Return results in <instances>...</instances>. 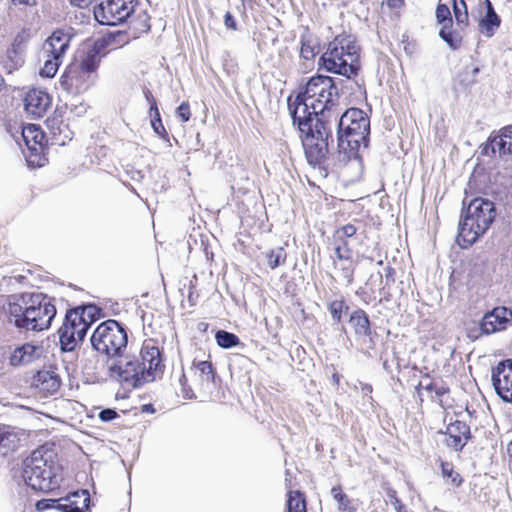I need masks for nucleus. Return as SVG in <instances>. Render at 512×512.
Segmentation results:
<instances>
[{
	"instance_id": "f257e3e1",
	"label": "nucleus",
	"mask_w": 512,
	"mask_h": 512,
	"mask_svg": "<svg viewBox=\"0 0 512 512\" xmlns=\"http://www.w3.org/2000/svg\"><path fill=\"white\" fill-rule=\"evenodd\" d=\"M339 90L334 78L324 75L311 77L303 92L293 102L288 99L293 121L312 120L336 122L341 114Z\"/></svg>"
},
{
	"instance_id": "f03ea898",
	"label": "nucleus",
	"mask_w": 512,
	"mask_h": 512,
	"mask_svg": "<svg viewBox=\"0 0 512 512\" xmlns=\"http://www.w3.org/2000/svg\"><path fill=\"white\" fill-rule=\"evenodd\" d=\"M3 309L9 323L27 331L48 329L56 316L51 298L43 293L9 295Z\"/></svg>"
},
{
	"instance_id": "7ed1b4c3",
	"label": "nucleus",
	"mask_w": 512,
	"mask_h": 512,
	"mask_svg": "<svg viewBox=\"0 0 512 512\" xmlns=\"http://www.w3.org/2000/svg\"><path fill=\"white\" fill-rule=\"evenodd\" d=\"M337 161L345 165L351 159H359L361 149L369 144L370 120L358 108H350L339 115L337 121Z\"/></svg>"
},
{
	"instance_id": "20e7f679",
	"label": "nucleus",
	"mask_w": 512,
	"mask_h": 512,
	"mask_svg": "<svg viewBox=\"0 0 512 512\" xmlns=\"http://www.w3.org/2000/svg\"><path fill=\"white\" fill-rule=\"evenodd\" d=\"M162 360L158 347L145 346L140 356H117V360L109 366V374L116 381L131 386L140 387L154 381L155 372L161 370Z\"/></svg>"
},
{
	"instance_id": "39448f33",
	"label": "nucleus",
	"mask_w": 512,
	"mask_h": 512,
	"mask_svg": "<svg viewBox=\"0 0 512 512\" xmlns=\"http://www.w3.org/2000/svg\"><path fill=\"white\" fill-rule=\"evenodd\" d=\"M57 453L52 444L35 449L23 461L22 477L33 490L44 493L59 488L62 481L61 467L56 462Z\"/></svg>"
},
{
	"instance_id": "423d86ee",
	"label": "nucleus",
	"mask_w": 512,
	"mask_h": 512,
	"mask_svg": "<svg viewBox=\"0 0 512 512\" xmlns=\"http://www.w3.org/2000/svg\"><path fill=\"white\" fill-rule=\"evenodd\" d=\"M301 136L307 161L312 166L333 165L341 167L337 161V152L328 156L329 141L332 139V122L312 120L293 121Z\"/></svg>"
},
{
	"instance_id": "0eeeda50",
	"label": "nucleus",
	"mask_w": 512,
	"mask_h": 512,
	"mask_svg": "<svg viewBox=\"0 0 512 512\" xmlns=\"http://www.w3.org/2000/svg\"><path fill=\"white\" fill-rule=\"evenodd\" d=\"M496 217L495 204L485 198H475L464 207L459 222L457 242L462 247L472 245L483 235Z\"/></svg>"
},
{
	"instance_id": "6e6552de",
	"label": "nucleus",
	"mask_w": 512,
	"mask_h": 512,
	"mask_svg": "<svg viewBox=\"0 0 512 512\" xmlns=\"http://www.w3.org/2000/svg\"><path fill=\"white\" fill-rule=\"evenodd\" d=\"M320 65L328 72L351 78L360 69V48L351 35H338L320 57Z\"/></svg>"
},
{
	"instance_id": "1a4fd4ad",
	"label": "nucleus",
	"mask_w": 512,
	"mask_h": 512,
	"mask_svg": "<svg viewBox=\"0 0 512 512\" xmlns=\"http://www.w3.org/2000/svg\"><path fill=\"white\" fill-rule=\"evenodd\" d=\"M103 45L95 43L70 64L62 75V84L68 88L87 89L97 78V69L101 62L100 50Z\"/></svg>"
},
{
	"instance_id": "9d476101",
	"label": "nucleus",
	"mask_w": 512,
	"mask_h": 512,
	"mask_svg": "<svg viewBox=\"0 0 512 512\" xmlns=\"http://www.w3.org/2000/svg\"><path fill=\"white\" fill-rule=\"evenodd\" d=\"M127 343V328L114 319L99 324L91 336L92 347L109 358L122 356Z\"/></svg>"
},
{
	"instance_id": "9b49d317",
	"label": "nucleus",
	"mask_w": 512,
	"mask_h": 512,
	"mask_svg": "<svg viewBox=\"0 0 512 512\" xmlns=\"http://www.w3.org/2000/svg\"><path fill=\"white\" fill-rule=\"evenodd\" d=\"M133 12L134 0H101L94 8L95 19L108 26L123 23Z\"/></svg>"
},
{
	"instance_id": "f8f14e48",
	"label": "nucleus",
	"mask_w": 512,
	"mask_h": 512,
	"mask_svg": "<svg viewBox=\"0 0 512 512\" xmlns=\"http://www.w3.org/2000/svg\"><path fill=\"white\" fill-rule=\"evenodd\" d=\"M88 329V324L82 322L76 311H67L65 321L59 329L61 349L66 352L73 351L84 339Z\"/></svg>"
},
{
	"instance_id": "ddd939ff",
	"label": "nucleus",
	"mask_w": 512,
	"mask_h": 512,
	"mask_svg": "<svg viewBox=\"0 0 512 512\" xmlns=\"http://www.w3.org/2000/svg\"><path fill=\"white\" fill-rule=\"evenodd\" d=\"M44 356L45 348L41 342H26L12 350L9 364L13 367L28 366L40 361Z\"/></svg>"
},
{
	"instance_id": "4468645a",
	"label": "nucleus",
	"mask_w": 512,
	"mask_h": 512,
	"mask_svg": "<svg viewBox=\"0 0 512 512\" xmlns=\"http://www.w3.org/2000/svg\"><path fill=\"white\" fill-rule=\"evenodd\" d=\"M492 382L502 400L512 403V366L506 362L498 363L492 370Z\"/></svg>"
},
{
	"instance_id": "2eb2a0df",
	"label": "nucleus",
	"mask_w": 512,
	"mask_h": 512,
	"mask_svg": "<svg viewBox=\"0 0 512 512\" xmlns=\"http://www.w3.org/2000/svg\"><path fill=\"white\" fill-rule=\"evenodd\" d=\"M62 383L60 371L55 366H50L48 369L37 371L33 376L32 385L39 390V392L46 395L55 394Z\"/></svg>"
},
{
	"instance_id": "dca6fc26",
	"label": "nucleus",
	"mask_w": 512,
	"mask_h": 512,
	"mask_svg": "<svg viewBox=\"0 0 512 512\" xmlns=\"http://www.w3.org/2000/svg\"><path fill=\"white\" fill-rule=\"evenodd\" d=\"M481 153L486 156H504L512 153V125L501 130V134L490 136L483 145Z\"/></svg>"
},
{
	"instance_id": "f3484780",
	"label": "nucleus",
	"mask_w": 512,
	"mask_h": 512,
	"mask_svg": "<svg viewBox=\"0 0 512 512\" xmlns=\"http://www.w3.org/2000/svg\"><path fill=\"white\" fill-rule=\"evenodd\" d=\"M24 107L26 112L33 118H41L51 107V97L44 90L31 89L25 95Z\"/></svg>"
},
{
	"instance_id": "a211bd4d",
	"label": "nucleus",
	"mask_w": 512,
	"mask_h": 512,
	"mask_svg": "<svg viewBox=\"0 0 512 512\" xmlns=\"http://www.w3.org/2000/svg\"><path fill=\"white\" fill-rule=\"evenodd\" d=\"M511 317L512 312L508 308L496 307L483 316L480 322V330L482 334L486 335L503 330Z\"/></svg>"
},
{
	"instance_id": "6ab92c4d",
	"label": "nucleus",
	"mask_w": 512,
	"mask_h": 512,
	"mask_svg": "<svg viewBox=\"0 0 512 512\" xmlns=\"http://www.w3.org/2000/svg\"><path fill=\"white\" fill-rule=\"evenodd\" d=\"M20 138L23 140L25 146L30 151V155L27 157L28 162L34 163L35 160L31 158L37 157L42 153L43 145L42 142L44 140V134L40 129V126L36 124H29L24 126L20 133Z\"/></svg>"
},
{
	"instance_id": "aec40b11",
	"label": "nucleus",
	"mask_w": 512,
	"mask_h": 512,
	"mask_svg": "<svg viewBox=\"0 0 512 512\" xmlns=\"http://www.w3.org/2000/svg\"><path fill=\"white\" fill-rule=\"evenodd\" d=\"M445 434L447 435L446 445L455 451H461L471 436L470 427L465 422L459 420L450 423L446 428Z\"/></svg>"
},
{
	"instance_id": "412c9836",
	"label": "nucleus",
	"mask_w": 512,
	"mask_h": 512,
	"mask_svg": "<svg viewBox=\"0 0 512 512\" xmlns=\"http://www.w3.org/2000/svg\"><path fill=\"white\" fill-rule=\"evenodd\" d=\"M72 34L70 30L57 29L45 41L43 46L44 53L63 58L70 46Z\"/></svg>"
},
{
	"instance_id": "4be33fe9",
	"label": "nucleus",
	"mask_w": 512,
	"mask_h": 512,
	"mask_svg": "<svg viewBox=\"0 0 512 512\" xmlns=\"http://www.w3.org/2000/svg\"><path fill=\"white\" fill-rule=\"evenodd\" d=\"M90 497L87 490L74 492L60 498V512H83L89 506Z\"/></svg>"
},
{
	"instance_id": "5701e85b",
	"label": "nucleus",
	"mask_w": 512,
	"mask_h": 512,
	"mask_svg": "<svg viewBox=\"0 0 512 512\" xmlns=\"http://www.w3.org/2000/svg\"><path fill=\"white\" fill-rule=\"evenodd\" d=\"M486 14L479 21V30L487 38H491L495 31L500 27L501 19L494 10L492 3L489 0L485 1Z\"/></svg>"
},
{
	"instance_id": "b1692460",
	"label": "nucleus",
	"mask_w": 512,
	"mask_h": 512,
	"mask_svg": "<svg viewBox=\"0 0 512 512\" xmlns=\"http://www.w3.org/2000/svg\"><path fill=\"white\" fill-rule=\"evenodd\" d=\"M349 324L358 337L370 336L371 326L367 313L362 309L353 311L349 318Z\"/></svg>"
},
{
	"instance_id": "393cba45",
	"label": "nucleus",
	"mask_w": 512,
	"mask_h": 512,
	"mask_svg": "<svg viewBox=\"0 0 512 512\" xmlns=\"http://www.w3.org/2000/svg\"><path fill=\"white\" fill-rule=\"evenodd\" d=\"M0 62L7 73L19 69L24 63L21 49L14 46L9 47L0 57Z\"/></svg>"
},
{
	"instance_id": "a878e982",
	"label": "nucleus",
	"mask_w": 512,
	"mask_h": 512,
	"mask_svg": "<svg viewBox=\"0 0 512 512\" xmlns=\"http://www.w3.org/2000/svg\"><path fill=\"white\" fill-rule=\"evenodd\" d=\"M19 443L17 434L10 426L0 424V454L5 456L14 451Z\"/></svg>"
},
{
	"instance_id": "bb28decb",
	"label": "nucleus",
	"mask_w": 512,
	"mask_h": 512,
	"mask_svg": "<svg viewBox=\"0 0 512 512\" xmlns=\"http://www.w3.org/2000/svg\"><path fill=\"white\" fill-rule=\"evenodd\" d=\"M331 496L337 502L338 512H357V504L343 492L341 486L332 487Z\"/></svg>"
},
{
	"instance_id": "cd10ccee",
	"label": "nucleus",
	"mask_w": 512,
	"mask_h": 512,
	"mask_svg": "<svg viewBox=\"0 0 512 512\" xmlns=\"http://www.w3.org/2000/svg\"><path fill=\"white\" fill-rule=\"evenodd\" d=\"M319 51V41L315 36L309 33L302 35L300 56L303 59L311 60L319 53Z\"/></svg>"
},
{
	"instance_id": "c85d7f7f",
	"label": "nucleus",
	"mask_w": 512,
	"mask_h": 512,
	"mask_svg": "<svg viewBox=\"0 0 512 512\" xmlns=\"http://www.w3.org/2000/svg\"><path fill=\"white\" fill-rule=\"evenodd\" d=\"M72 311H76L78 316L81 318L82 322L88 324V328L98 320L101 316V308L97 307L94 304H89L81 307H76L72 309Z\"/></svg>"
},
{
	"instance_id": "c756f323",
	"label": "nucleus",
	"mask_w": 512,
	"mask_h": 512,
	"mask_svg": "<svg viewBox=\"0 0 512 512\" xmlns=\"http://www.w3.org/2000/svg\"><path fill=\"white\" fill-rule=\"evenodd\" d=\"M195 373L201 379L202 383L209 385L215 380L216 373L213 369L212 363L209 361L194 362Z\"/></svg>"
},
{
	"instance_id": "7c9ffc66",
	"label": "nucleus",
	"mask_w": 512,
	"mask_h": 512,
	"mask_svg": "<svg viewBox=\"0 0 512 512\" xmlns=\"http://www.w3.org/2000/svg\"><path fill=\"white\" fill-rule=\"evenodd\" d=\"M287 512H307L306 500L300 491H290L287 499Z\"/></svg>"
},
{
	"instance_id": "2f4dec72",
	"label": "nucleus",
	"mask_w": 512,
	"mask_h": 512,
	"mask_svg": "<svg viewBox=\"0 0 512 512\" xmlns=\"http://www.w3.org/2000/svg\"><path fill=\"white\" fill-rule=\"evenodd\" d=\"M424 389L429 392H433L435 394V397H432L433 401L438 402L440 405H442V397L449 392V388L445 385H438L434 382H429L427 384H423V382H419L418 385L415 387V390L417 394L420 396V390Z\"/></svg>"
},
{
	"instance_id": "473e14b6",
	"label": "nucleus",
	"mask_w": 512,
	"mask_h": 512,
	"mask_svg": "<svg viewBox=\"0 0 512 512\" xmlns=\"http://www.w3.org/2000/svg\"><path fill=\"white\" fill-rule=\"evenodd\" d=\"M44 54L47 58L45 59L44 65L40 70V75L42 77L52 78L56 75L63 58L55 55H49V53Z\"/></svg>"
},
{
	"instance_id": "72a5a7b5",
	"label": "nucleus",
	"mask_w": 512,
	"mask_h": 512,
	"mask_svg": "<svg viewBox=\"0 0 512 512\" xmlns=\"http://www.w3.org/2000/svg\"><path fill=\"white\" fill-rule=\"evenodd\" d=\"M215 340L218 346L224 349L235 347L240 343L237 335L225 330H218L215 334Z\"/></svg>"
},
{
	"instance_id": "f704fd0d",
	"label": "nucleus",
	"mask_w": 512,
	"mask_h": 512,
	"mask_svg": "<svg viewBox=\"0 0 512 512\" xmlns=\"http://www.w3.org/2000/svg\"><path fill=\"white\" fill-rule=\"evenodd\" d=\"M439 36L453 50L458 49L461 45V36L458 33L450 30L449 26L447 25H443L442 29L439 32Z\"/></svg>"
},
{
	"instance_id": "c9c22d12",
	"label": "nucleus",
	"mask_w": 512,
	"mask_h": 512,
	"mask_svg": "<svg viewBox=\"0 0 512 512\" xmlns=\"http://www.w3.org/2000/svg\"><path fill=\"white\" fill-rule=\"evenodd\" d=\"M286 256H287V254H286L284 248H282V247H277V248L271 249L266 254L268 266L271 269L277 268L278 266H280L281 264H283L285 262Z\"/></svg>"
},
{
	"instance_id": "e433bc0d",
	"label": "nucleus",
	"mask_w": 512,
	"mask_h": 512,
	"mask_svg": "<svg viewBox=\"0 0 512 512\" xmlns=\"http://www.w3.org/2000/svg\"><path fill=\"white\" fill-rule=\"evenodd\" d=\"M453 11L457 24L467 25L468 11L464 0H453Z\"/></svg>"
},
{
	"instance_id": "4c0bfd02",
	"label": "nucleus",
	"mask_w": 512,
	"mask_h": 512,
	"mask_svg": "<svg viewBox=\"0 0 512 512\" xmlns=\"http://www.w3.org/2000/svg\"><path fill=\"white\" fill-rule=\"evenodd\" d=\"M348 309L349 307L345 304L344 300H334L328 305V310L336 323L341 322L343 312Z\"/></svg>"
},
{
	"instance_id": "58836bf2",
	"label": "nucleus",
	"mask_w": 512,
	"mask_h": 512,
	"mask_svg": "<svg viewBox=\"0 0 512 512\" xmlns=\"http://www.w3.org/2000/svg\"><path fill=\"white\" fill-rule=\"evenodd\" d=\"M436 18L439 23L450 26L452 24L451 12L447 5L439 4L436 8Z\"/></svg>"
},
{
	"instance_id": "ea45409f",
	"label": "nucleus",
	"mask_w": 512,
	"mask_h": 512,
	"mask_svg": "<svg viewBox=\"0 0 512 512\" xmlns=\"http://www.w3.org/2000/svg\"><path fill=\"white\" fill-rule=\"evenodd\" d=\"M356 232H357V228L354 225L347 224V225H344L336 230L335 238L342 241L343 244L346 245L345 239L354 236L356 234Z\"/></svg>"
},
{
	"instance_id": "a19ab883",
	"label": "nucleus",
	"mask_w": 512,
	"mask_h": 512,
	"mask_svg": "<svg viewBox=\"0 0 512 512\" xmlns=\"http://www.w3.org/2000/svg\"><path fill=\"white\" fill-rule=\"evenodd\" d=\"M442 474L445 478L451 480L452 484L456 487L460 486L462 483V478L460 475L455 472L452 466L448 463H442Z\"/></svg>"
},
{
	"instance_id": "79ce46f5",
	"label": "nucleus",
	"mask_w": 512,
	"mask_h": 512,
	"mask_svg": "<svg viewBox=\"0 0 512 512\" xmlns=\"http://www.w3.org/2000/svg\"><path fill=\"white\" fill-rule=\"evenodd\" d=\"M59 502H60V498L59 499H42L36 503V509L38 511L52 510L55 512H60Z\"/></svg>"
},
{
	"instance_id": "37998d69",
	"label": "nucleus",
	"mask_w": 512,
	"mask_h": 512,
	"mask_svg": "<svg viewBox=\"0 0 512 512\" xmlns=\"http://www.w3.org/2000/svg\"><path fill=\"white\" fill-rule=\"evenodd\" d=\"M150 116L152 117L151 126H152L154 132L157 135H159L162 139H167L168 133L162 124L160 113L158 112V115L155 113H152V115H150Z\"/></svg>"
},
{
	"instance_id": "c03bdc74",
	"label": "nucleus",
	"mask_w": 512,
	"mask_h": 512,
	"mask_svg": "<svg viewBox=\"0 0 512 512\" xmlns=\"http://www.w3.org/2000/svg\"><path fill=\"white\" fill-rule=\"evenodd\" d=\"M387 497L391 505L395 508L396 512H406L405 506L402 504L400 499L397 497V493L394 489L389 488L387 490Z\"/></svg>"
},
{
	"instance_id": "a18cd8bd",
	"label": "nucleus",
	"mask_w": 512,
	"mask_h": 512,
	"mask_svg": "<svg viewBox=\"0 0 512 512\" xmlns=\"http://www.w3.org/2000/svg\"><path fill=\"white\" fill-rule=\"evenodd\" d=\"M177 116L183 121L187 122L190 119V107L187 102H182L177 108Z\"/></svg>"
},
{
	"instance_id": "49530a36",
	"label": "nucleus",
	"mask_w": 512,
	"mask_h": 512,
	"mask_svg": "<svg viewBox=\"0 0 512 512\" xmlns=\"http://www.w3.org/2000/svg\"><path fill=\"white\" fill-rule=\"evenodd\" d=\"M223 22H224L225 28L228 30L237 31L239 29L238 23H237L234 15L230 11H227L225 13Z\"/></svg>"
},
{
	"instance_id": "de8ad7c7",
	"label": "nucleus",
	"mask_w": 512,
	"mask_h": 512,
	"mask_svg": "<svg viewBox=\"0 0 512 512\" xmlns=\"http://www.w3.org/2000/svg\"><path fill=\"white\" fill-rule=\"evenodd\" d=\"M99 419L103 422H109L118 417V413L111 408L103 409L99 412Z\"/></svg>"
},
{
	"instance_id": "09e8293b",
	"label": "nucleus",
	"mask_w": 512,
	"mask_h": 512,
	"mask_svg": "<svg viewBox=\"0 0 512 512\" xmlns=\"http://www.w3.org/2000/svg\"><path fill=\"white\" fill-rule=\"evenodd\" d=\"M30 37V33H29V30L27 29H23L21 32H19L15 38H14V41L12 43L11 46H14V47H17V48H20V46L25 43Z\"/></svg>"
},
{
	"instance_id": "8fccbe9b",
	"label": "nucleus",
	"mask_w": 512,
	"mask_h": 512,
	"mask_svg": "<svg viewBox=\"0 0 512 512\" xmlns=\"http://www.w3.org/2000/svg\"><path fill=\"white\" fill-rule=\"evenodd\" d=\"M144 95L150 104V115H152V113H155L158 115L159 109L157 107L156 99L153 97L152 93L149 90H145Z\"/></svg>"
},
{
	"instance_id": "3c124183",
	"label": "nucleus",
	"mask_w": 512,
	"mask_h": 512,
	"mask_svg": "<svg viewBox=\"0 0 512 512\" xmlns=\"http://www.w3.org/2000/svg\"><path fill=\"white\" fill-rule=\"evenodd\" d=\"M144 95L150 104V115H152V113H155L158 115L159 109L157 107L156 99L153 97L152 93L149 90H145Z\"/></svg>"
},
{
	"instance_id": "603ef678",
	"label": "nucleus",
	"mask_w": 512,
	"mask_h": 512,
	"mask_svg": "<svg viewBox=\"0 0 512 512\" xmlns=\"http://www.w3.org/2000/svg\"><path fill=\"white\" fill-rule=\"evenodd\" d=\"M150 17L146 12H143L141 15H139V22L140 25L137 27L139 30L147 32L150 30V24H149Z\"/></svg>"
},
{
	"instance_id": "864d4df0",
	"label": "nucleus",
	"mask_w": 512,
	"mask_h": 512,
	"mask_svg": "<svg viewBox=\"0 0 512 512\" xmlns=\"http://www.w3.org/2000/svg\"><path fill=\"white\" fill-rule=\"evenodd\" d=\"M385 281L387 285H390L395 281V270L391 266H387L385 268Z\"/></svg>"
},
{
	"instance_id": "5fc2aeb1",
	"label": "nucleus",
	"mask_w": 512,
	"mask_h": 512,
	"mask_svg": "<svg viewBox=\"0 0 512 512\" xmlns=\"http://www.w3.org/2000/svg\"><path fill=\"white\" fill-rule=\"evenodd\" d=\"M180 394L184 399H193L195 397L192 389L188 386V384L180 387Z\"/></svg>"
},
{
	"instance_id": "6e6d98bb",
	"label": "nucleus",
	"mask_w": 512,
	"mask_h": 512,
	"mask_svg": "<svg viewBox=\"0 0 512 512\" xmlns=\"http://www.w3.org/2000/svg\"><path fill=\"white\" fill-rule=\"evenodd\" d=\"M342 270L343 276L347 280V283L351 284L353 282V269L350 267H344Z\"/></svg>"
},
{
	"instance_id": "4d7b16f0",
	"label": "nucleus",
	"mask_w": 512,
	"mask_h": 512,
	"mask_svg": "<svg viewBox=\"0 0 512 512\" xmlns=\"http://www.w3.org/2000/svg\"><path fill=\"white\" fill-rule=\"evenodd\" d=\"M11 3L14 6H21V5L34 6V5H36V0H11Z\"/></svg>"
},
{
	"instance_id": "13d9d810",
	"label": "nucleus",
	"mask_w": 512,
	"mask_h": 512,
	"mask_svg": "<svg viewBox=\"0 0 512 512\" xmlns=\"http://www.w3.org/2000/svg\"><path fill=\"white\" fill-rule=\"evenodd\" d=\"M71 4L77 6V7H80V8H84V7H87L90 5V3L92 2V0H70Z\"/></svg>"
},
{
	"instance_id": "bf43d9fd",
	"label": "nucleus",
	"mask_w": 512,
	"mask_h": 512,
	"mask_svg": "<svg viewBox=\"0 0 512 512\" xmlns=\"http://www.w3.org/2000/svg\"><path fill=\"white\" fill-rule=\"evenodd\" d=\"M335 254L339 260H347L349 258L348 252L343 253L341 246L335 248Z\"/></svg>"
},
{
	"instance_id": "052dcab7",
	"label": "nucleus",
	"mask_w": 512,
	"mask_h": 512,
	"mask_svg": "<svg viewBox=\"0 0 512 512\" xmlns=\"http://www.w3.org/2000/svg\"><path fill=\"white\" fill-rule=\"evenodd\" d=\"M387 5L390 8H399L403 5V0H387Z\"/></svg>"
},
{
	"instance_id": "680f3d73",
	"label": "nucleus",
	"mask_w": 512,
	"mask_h": 512,
	"mask_svg": "<svg viewBox=\"0 0 512 512\" xmlns=\"http://www.w3.org/2000/svg\"><path fill=\"white\" fill-rule=\"evenodd\" d=\"M236 10L243 16L246 15L245 0H241V4L236 6Z\"/></svg>"
},
{
	"instance_id": "e2e57ef3",
	"label": "nucleus",
	"mask_w": 512,
	"mask_h": 512,
	"mask_svg": "<svg viewBox=\"0 0 512 512\" xmlns=\"http://www.w3.org/2000/svg\"><path fill=\"white\" fill-rule=\"evenodd\" d=\"M186 384H187L186 375L184 373H182V375L179 378V385H180V387H182V386H185Z\"/></svg>"
},
{
	"instance_id": "0e129e2a",
	"label": "nucleus",
	"mask_w": 512,
	"mask_h": 512,
	"mask_svg": "<svg viewBox=\"0 0 512 512\" xmlns=\"http://www.w3.org/2000/svg\"><path fill=\"white\" fill-rule=\"evenodd\" d=\"M362 390H363L365 393H368V392L370 393V392H372V387H371L370 385H367V384H366V385L362 388Z\"/></svg>"
},
{
	"instance_id": "69168bd1",
	"label": "nucleus",
	"mask_w": 512,
	"mask_h": 512,
	"mask_svg": "<svg viewBox=\"0 0 512 512\" xmlns=\"http://www.w3.org/2000/svg\"><path fill=\"white\" fill-rule=\"evenodd\" d=\"M507 451H508L509 456L512 459V441L509 443Z\"/></svg>"
},
{
	"instance_id": "338daca9",
	"label": "nucleus",
	"mask_w": 512,
	"mask_h": 512,
	"mask_svg": "<svg viewBox=\"0 0 512 512\" xmlns=\"http://www.w3.org/2000/svg\"><path fill=\"white\" fill-rule=\"evenodd\" d=\"M473 73V76H476L478 73H479V68L478 67H475L472 71Z\"/></svg>"
},
{
	"instance_id": "774afa93",
	"label": "nucleus",
	"mask_w": 512,
	"mask_h": 512,
	"mask_svg": "<svg viewBox=\"0 0 512 512\" xmlns=\"http://www.w3.org/2000/svg\"><path fill=\"white\" fill-rule=\"evenodd\" d=\"M505 362H506V365L512 366V361L506 360Z\"/></svg>"
}]
</instances>
